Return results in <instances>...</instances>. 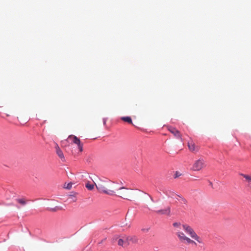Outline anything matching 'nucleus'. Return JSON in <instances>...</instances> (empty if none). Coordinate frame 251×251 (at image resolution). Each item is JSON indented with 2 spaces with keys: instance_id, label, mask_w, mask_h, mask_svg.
Here are the masks:
<instances>
[{
  "instance_id": "obj_16",
  "label": "nucleus",
  "mask_w": 251,
  "mask_h": 251,
  "mask_svg": "<svg viewBox=\"0 0 251 251\" xmlns=\"http://www.w3.org/2000/svg\"><path fill=\"white\" fill-rule=\"evenodd\" d=\"M86 187L89 190H92L94 188V185L93 184H90L89 182H88L86 184Z\"/></svg>"
},
{
  "instance_id": "obj_13",
  "label": "nucleus",
  "mask_w": 251,
  "mask_h": 251,
  "mask_svg": "<svg viewBox=\"0 0 251 251\" xmlns=\"http://www.w3.org/2000/svg\"><path fill=\"white\" fill-rule=\"evenodd\" d=\"M176 196L178 198H177V200L179 201L181 203L183 204H186L187 203V200L184 198L178 195H177Z\"/></svg>"
},
{
  "instance_id": "obj_15",
  "label": "nucleus",
  "mask_w": 251,
  "mask_h": 251,
  "mask_svg": "<svg viewBox=\"0 0 251 251\" xmlns=\"http://www.w3.org/2000/svg\"><path fill=\"white\" fill-rule=\"evenodd\" d=\"M240 175L243 176L248 182H251V176H249L243 174H241Z\"/></svg>"
},
{
  "instance_id": "obj_14",
  "label": "nucleus",
  "mask_w": 251,
  "mask_h": 251,
  "mask_svg": "<svg viewBox=\"0 0 251 251\" xmlns=\"http://www.w3.org/2000/svg\"><path fill=\"white\" fill-rule=\"evenodd\" d=\"M121 119L124 122H127L129 124H132V120L129 117H123L121 118Z\"/></svg>"
},
{
  "instance_id": "obj_8",
  "label": "nucleus",
  "mask_w": 251,
  "mask_h": 251,
  "mask_svg": "<svg viewBox=\"0 0 251 251\" xmlns=\"http://www.w3.org/2000/svg\"><path fill=\"white\" fill-rule=\"evenodd\" d=\"M188 147L191 151H197L199 150L198 147H196L195 144L192 141L188 143Z\"/></svg>"
},
{
  "instance_id": "obj_17",
  "label": "nucleus",
  "mask_w": 251,
  "mask_h": 251,
  "mask_svg": "<svg viewBox=\"0 0 251 251\" xmlns=\"http://www.w3.org/2000/svg\"><path fill=\"white\" fill-rule=\"evenodd\" d=\"M17 201L20 203L22 205H25L26 204V201H25L23 199H17Z\"/></svg>"
},
{
  "instance_id": "obj_7",
  "label": "nucleus",
  "mask_w": 251,
  "mask_h": 251,
  "mask_svg": "<svg viewBox=\"0 0 251 251\" xmlns=\"http://www.w3.org/2000/svg\"><path fill=\"white\" fill-rule=\"evenodd\" d=\"M154 212L158 215H166L169 216L171 213V208L168 206L165 209L156 210Z\"/></svg>"
},
{
  "instance_id": "obj_19",
  "label": "nucleus",
  "mask_w": 251,
  "mask_h": 251,
  "mask_svg": "<svg viewBox=\"0 0 251 251\" xmlns=\"http://www.w3.org/2000/svg\"><path fill=\"white\" fill-rule=\"evenodd\" d=\"M179 176V175L178 174V173L177 172H176L175 177L176 178Z\"/></svg>"
},
{
  "instance_id": "obj_2",
  "label": "nucleus",
  "mask_w": 251,
  "mask_h": 251,
  "mask_svg": "<svg viewBox=\"0 0 251 251\" xmlns=\"http://www.w3.org/2000/svg\"><path fill=\"white\" fill-rule=\"evenodd\" d=\"M95 185L100 193L110 196L115 195L117 190L115 183L107 179H100L97 183H95Z\"/></svg>"
},
{
  "instance_id": "obj_10",
  "label": "nucleus",
  "mask_w": 251,
  "mask_h": 251,
  "mask_svg": "<svg viewBox=\"0 0 251 251\" xmlns=\"http://www.w3.org/2000/svg\"><path fill=\"white\" fill-rule=\"evenodd\" d=\"M118 244L119 246H123L124 245H128L129 243L126 240V237H124L123 238L118 239Z\"/></svg>"
},
{
  "instance_id": "obj_1",
  "label": "nucleus",
  "mask_w": 251,
  "mask_h": 251,
  "mask_svg": "<svg viewBox=\"0 0 251 251\" xmlns=\"http://www.w3.org/2000/svg\"><path fill=\"white\" fill-rule=\"evenodd\" d=\"M175 228L176 234L179 241L183 244H192L197 246L204 245L203 239L199 236L194 228L187 224H182L180 222H175L173 224Z\"/></svg>"
},
{
  "instance_id": "obj_12",
  "label": "nucleus",
  "mask_w": 251,
  "mask_h": 251,
  "mask_svg": "<svg viewBox=\"0 0 251 251\" xmlns=\"http://www.w3.org/2000/svg\"><path fill=\"white\" fill-rule=\"evenodd\" d=\"M126 240L129 243L130 242L133 243H136L138 241V238L135 236H128L126 237Z\"/></svg>"
},
{
  "instance_id": "obj_9",
  "label": "nucleus",
  "mask_w": 251,
  "mask_h": 251,
  "mask_svg": "<svg viewBox=\"0 0 251 251\" xmlns=\"http://www.w3.org/2000/svg\"><path fill=\"white\" fill-rule=\"evenodd\" d=\"M163 193L166 195L168 198H174L175 196H176V194L174 192L170 190H165L163 191Z\"/></svg>"
},
{
  "instance_id": "obj_18",
  "label": "nucleus",
  "mask_w": 251,
  "mask_h": 251,
  "mask_svg": "<svg viewBox=\"0 0 251 251\" xmlns=\"http://www.w3.org/2000/svg\"><path fill=\"white\" fill-rule=\"evenodd\" d=\"M72 183H68L67 186L65 187L66 188L68 189H70L72 188Z\"/></svg>"
},
{
  "instance_id": "obj_5",
  "label": "nucleus",
  "mask_w": 251,
  "mask_h": 251,
  "mask_svg": "<svg viewBox=\"0 0 251 251\" xmlns=\"http://www.w3.org/2000/svg\"><path fill=\"white\" fill-rule=\"evenodd\" d=\"M206 167L205 160L202 158H199L195 160L192 166L191 170L194 171H200Z\"/></svg>"
},
{
  "instance_id": "obj_11",
  "label": "nucleus",
  "mask_w": 251,
  "mask_h": 251,
  "mask_svg": "<svg viewBox=\"0 0 251 251\" xmlns=\"http://www.w3.org/2000/svg\"><path fill=\"white\" fill-rule=\"evenodd\" d=\"M56 153L58 156L60 157V158L62 160H65V157L63 154L62 151L60 150L59 147L56 148Z\"/></svg>"
},
{
  "instance_id": "obj_6",
  "label": "nucleus",
  "mask_w": 251,
  "mask_h": 251,
  "mask_svg": "<svg viewBox=\"0 0 251 251\" xmlns=\"http://www.w3.org/2000/svg\"><path fill=\"white\" fill-rule=\"evenodd\" d=\"M168 130L172 133L176 138L179 139L181 142L183 140L180 132L176 128L172 126H168Z\"/></svg>"
},
{
  "instance_id": "obj_4",
  "label": "nucleus",
  "mask_w": 251,
  "mask_h": 251,
  "mask_svg": "<svg viewBox=\"0 0 251 251\" xmlns=\"http://www.w3.org/2000/svg\"><path fill=\"white\" fill-rule=\"evenodd\" d=\"M66 142L69 144V145L73 144L77 145L79 152H81L83 151V144L76 136L74 135H69L66 140Z\"/></svg>"
},
{
  "instance_id": "obj_3",
  "label": "nucleus",
  "mask_w": 251,
  "mask_h": 251,
  "mask_svg": "<svg viewBox=\"0 0 251 251\" xmlns=\"http://www.w3.org/2000/svg\"><path fill=\"white\" fill-rule=\"evenodd\" d=\"M117 190L118 191L116 195L123 199L130 200L134 196V193L132 189L122 187L119 188L117 187Z\"/></svg>"
}]
</instances>
